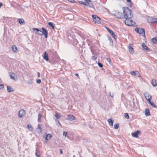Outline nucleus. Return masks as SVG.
<instances>
[{
  "label": "nucleus",
  "mask_w": 157,
  "mask_h": 157,
  "mask_svg": "<svg viewBox=\"0 0 157 157\" xmlns=\"http://www.w3.org/2000/svg\"><path fill=\"white\" fill-rule=\"evenodd\" d=\"M32 29L34 31H36V32H35V34L40 36H41L43 35H44L45 36V38H46L48 37V31L44 27H42L41 28L42 31H41L38 29L36 28H33Z\"/></svg>",
  "instance_id": "obj_1"
},
{
  "label": "nucleus",
  "mask_w": 157,
  "mask_h": 157,
  "mask_svg": "<svg viewBox=\"0 0 157 157\" xmlns=\"http://www.w3.org/2000/svg\"><path fill=\"white\" fill-rule=\"evenodd\" d=\"M123 10L124 14V18L127 19V18H132L133 17V15L132 13V10L127 7H123Z\"/></svg>",
  "instance_id": "obj_2"
},
{
  "label": "nucleus",
  "mask_w": 157,
  "mask_h": 157,
  "mask_svg": "<svg viewBox=\"0 0 157 157\" xmlns=\"http://www.w3.org/2000/svg\"><path fill=\"white\" fill-rule=\"evenodd\" d=\"M126 20L124 21V23L128 26H133L136 24L135 22L133 21L132 18H127L125 19Z\"/></svg>",
  "instance_id": "obj_3"
},
{
  "label": "nucleus",
  "mask_w": 157,
  "mask_h": 157,
  "mask_svg": "<svg viewBox=\"0 0 157 157\" xmlns=\"http://www.w3.org/2000/svg\"><path fill=\"white\" fill-rule=\"evenodd\" d=\"M134 30L139 34H142L143 36H145V30L144 29L136 27L135 28Z\"/></svg>",
  "instance_id": "obj_4"
},
{
  "label": "nucleus",
  "mask_w": 157,
  "mask_h": 157,
  "mask_svg": "<svg viewBox=\"0 0 157 157\" xmlns=\"http://www.w3.org/2000/svg\"><path fill=\"white\" fill-rule=\"evenodd\" d=\"M92 18L93 21L95 22L96 23H101V20L99 17L96 15H93Z\"/></svg>",
  "instance_id": "obj_5"
},
{
  "label": "nucleus",
  "mask_w": 157,
  "mask_h": 157,
  "mask_svg": "<svg viewBox=\"0 0 157 157\" xmlns=\"http://www.w3.org/2000/svg\"><path fill=\"white\" fill-rule=\"evenodd\" d=\"M114 15L118 18L121 19L123 17L122 13L119 11H116Z\"/></svg>",
  "instance_id": "obj_6"
},
{
  "label": "nucleus",
  "mask_w": 157,
  "mask_h": 157,
  "mask_svg": "<svg viewBox=\"0 0 157 157\" xmlns=\"http://www.w3.org/2000/svg\"><path fill=\"white\" fill-rule=\"evenodd\" d=\"M10 78L14 80L17 79V76L13 73H10Z\"/></svg>",
  "instance_id": "obj_7"
},
{
  "label": "nucleus",
  "mask_w": 157,
  "mask_h": 157,
  "mask_svg": "<svg viewBox=\"0 0 157 157\" xmlns=\"http://www.w3.org/2000/svg\"><path fill=\"white\" fill-rule=\"evenodd\" d=\"M25 113V111L23 109H21L19 111L18 114V116L20 118L22 117L24 115Z\"/></svg>",
  "instance_id": "obj_8"
},
{
  "label": "nucleus",
  "mask_w": 157,
  "mask_h": 157,
  "mask_svg": "<svg viewBox=\"0 0 157 157\" xmlns=\"http://www.w3.org/2000/svg\"><path fill=\"white\" fill-rule=\"evenodd\" d=\"M140 133V131L139 130H137L136 132L132 133V136L134 137H137L139 133Z\"/></svg>",
  "instance_id": "obj_9"
},
{
  "label": "nucleus",
  "mask_w": 157,
  "mask_h": 157,
  "mask_svg": "<svg viewBox=\"0 0 157 157\" xmlns=\"http://www.w3.org/2000/svg\"><path fill=\"white\" fill-rule=\"evenodd\" d=\"M43 59L47 61L49 60V57L48 54L46 52H44L43 56Z\"/></svg>",
  "instance_id": "obj_10"
},
{
  "label": "nucleus",
  "mask_w": 157,
  "mask_h": 157,
  "mask_svg": "<svg viewBox=\"0 0 157 157\" xmlns=\"http://www.w3.org/2000/svg\"><path fill=\"white\" fill-rule=\"evenodd\" d=\"M128 48L129 52L131 54H133L134 52L133 48L132 46V45L131 44H129L128 45Z\"/></svg>",
  "instance_id": "obj_11"
},
{
  "label": "nucleus",
  "mask_w": 157,
  "mask_h": 157,
  "mask_svg": "<svg viewBox=\"0 0 157 157\" xmlns=\"http://www.w3.org/2000/svg\"><path fill=\"white\" fill-rule=\"evenodd\" d=\"M151 83L153 86L155 87L157 86V81L155 79H152Z\"/></svg>",
  "instance_id": "obj_12"
},
{
  "label": "nucleus",
  "mask_w": 157,
  "mask_h": 157,
  "mask_svg": "<svg viewBox=\"0 0 157 157\" xmlns=\"http://www.w3.org/2000/svg\"><path fill=\"white\" fill-rule=\"evenodd\" d=\"M145 97L146 99L148 101L151 100L152 97L151 95H149L148 94L145 95Z\"/></svg>",
  "instance_id": "obj_13"
},
{
  "label": "nucleus",
  "mask_w": 157,
  "mask_h": 157,
  "mask_svg": "<svg viewBox=\"0 0 157 157\" xmlns=\"http://www.w3.org/2000/svg\"><path fill=\"white\" fill-rule=\"evenodd\" d=\"M67 118L69 121H73L75 119V117L72 115H68Z\"/></svg>",
  "instance_id": "obj_14"
},
{
  "label": "nucleus",
  "mask_w": 157,
  "mask_h": 157,
  "mask_svg": "<svg viewBox=\"0 0 157 157\" xmlns=\"http://www.w3.org/2000/svg\"><path fill=\"white\" fill-rule=\"evenodd\" d=\"M52 135H51V134H47L45 136V139L47 141H48L49 139H50L52 137Z\"/></svg>",
  "instance_id": "obj_15"
},
{
  "label": "nucleus",
  "mask_w": 157,
  "mask_h": 157,
  "mask_svg": "<svg viewBox=\"0 0 157 157\" xmlns=\"http://www.w3.org/2000/svg\"><path fill=\"white\" fill-rule=\"evenodd\" d=\"M12 50L15 53H17V51H18V50L17 49V47L15 45H13L12 46Z\"/></svg>",
  "instance_id": "obj_16"
},
{
  "label": "nucleus",
  "mask_w": 157,
  "mask_h": 157,
  "mask_svg": "<svg viewBox=\"0 0 157 157\" xmlns=\"http://www.w3.org/2000/svg\"><path fill=\"white\" fill-rule=\"evenodd\" d=\"M19 23L21 25L25 24V21L23 19L20 18L18 19Z\"/></svg>",
  "instance_id": "obj_17"
},
{
  "label": "nucleus",
  "mask_w": 157,
  "mask_h": 157,
  "mask_svg": "<svg viewBox=\"0 0 157 157\" xmlns=\"http://www.w3.org/2000/svg\"><path fill=\"white\" fill-rule=\"evenodd\" d=\"M108 122L109 123V124L111 126H113V121L112 120V119L111 118H110L109 119H108Z\"/></svg>",
  "instance_id": "obj_18"
},
{
  "label": "nucleus",
  "mask_w": 157,
  "mask_h": 157,
  "mask_svg": "<svg viewBox=\"0 0 157 157\" xmlns=\"http://www.w3.org/2000/svg\"><path fill=\"white\" fill-rule=\"evenodd\" d=\"M142 47L143 48H144V49L148 51H150V49L149 48H148L147 47L146 45L145 44L143 43L142 44Z\"/></svg>",
  "instance_id": "obj_19"
},
{
  "label": "nucleus",
  "mask_w": 157,
  "mask_h": 157,
  "mask_svg": "<svg viewBox=\"0 0 157 157\" xmlns=\"http://www.w3.org/2000/svg\"><path fill=\"white\" fill-rule=\"evenodd\" d=\"M7 90L8 92H10L14 91L13 89L11 87L8 86H7Z\"/></svg>",
  "instance_id": "obj_20"
},
{
  "label": "nucleus",
  "mask_w": 157,
  "mask_h": 157,
  "mask_svg": "<svg viewBox=\"0 0 157 157\" xmlns=\"http://www.w3.org/2000/svg\"><path fill=\"white\" fill-rule=\"evenodd\" d=\"M145 114L146 116H147L150 115L149 110L148 109H146L145 110Z\"/></svg>",
  "instance_id": "obj_21"
},
{
  "label": "nucleus",
  "mask_w": 157,
  "mask_h": 157,
  "mask_svg": "<svg viewBox=\"0 0 157 157\" xmlns=\"http://www.w3.org/2000/svg\"><path fill=\"white\" fill-rule=\"evenodd\" d=\"M48 26L49 27H52V29H54L55 28V27L53 25V24L52 22H48Z\"/></svg>",
  "instance_id": "obj_22"
},
{
  "label": "nucleus",
  "mask_w": 157,
  "mask_h": 157,
  "mask_svg": "<svg viewBox=\"0 0 157 157\" xmlns=\"http://www.w3.org/2000/svg\"><path fill=\"white\" fill-rule=\"evenodd\" d=\"M37 132L39 133H40L42 131L41 128L39 124L38 125V127L37 128Z\"/></svg>",
  "instance_id": "obj_23"
},
{
  "label": "nucleus",
  "mask_w": 157,
  "mask_h": 157,
  "mask_svg": "<svg viewBox=\"0 0 157 157\" xmlns=\"http://www.w3.org/2000/svg\"><path fill=\"white\" fill-rule=\"evenodd\" d=\"M106 28L108 31L110 33L111 35H112L113 34L114 32L113 31L110 30L109 28H108L107 27H106Z\"/></svg>",
  "instance_id": "obj_24"
},
{
  "label": "nucleus",
  "mask_w": 157,
  "mask_h": 157,
  "mask_svg": "<svg viewBox=\"0 0 157 157\" xmlns=\"http://www.w3.org/2000/svg\"><path fill=\"white\" fill-rule=\"evenodd\" d=\"M35 155L37 157H40V152L37 149L36 150Z\"/></svg>",
  "instance_id": "obj_25"
},
{
  "label": "nucleus",
  "mask_w": 157,
  "mask_h": 157,
  "mask_svg": "<svg viewBox=\"0 0 157 157\" xmlns=\"http://www.w3.org/2000/svg\"><path fill=\"white\" fill-rule=\"evenodd\" d=\"M148 103L149 104L151 105L153 107L155 108H157V107L155 105L153 102H152L151 101V100L148 101Z\"/></svg>",
  "instance_id": "obj_26"
},
{
  "label": "nucleus",
  "mask_w": 157,
  "mask_h": 157,
  "mask_svg": "<svg viewBox=\"0 0 157 157\" xmlns=\"http://www.w3.org/2000/svg\"><path fill=\"white\" fill-rule=\"evenodd\" d=\"M152 40L153 43L157 44V36L156 37L152 38Z\"/></svg>",
  "instance_id": "obj_27"
},
{
  "label": "nucleus",
  "mask_w": 157,
  "mask_h": 157,
  "mask_svg": "<svg viewBox=\"0 0 157 157\" xmlns=\"http://www.w3.org/2000/svg\"><path fill=\"white\" fill-rule=\"evenodd\" d=\"M151 23H157V18H152L151 19Z\"/></svg>",
  "instance_id": "obj_28"
},
{
  "label": "nucleus",
  "mask_w": 157,
  "mask_h": 157,
  "mask_svg": "<svg viewBox=\"0 0 157 157\" xmlns=\"http://www.w3.org/2000/svg\"><path fill=\"white\" fill-rule=\"evenodd\" d=\"M55 116L57 119H59L61 117L60 114L59 113H56Z\"/></svg>",
  "instance_id": "obj_29"
},
{
  "label": "nucleus",
  "mask_w": 157,
  "mask_h": 157,
  "mask_svg": "<svg viewBox=\"0 0 157 157\" xmlns=\"http://www.w3.org/2000/svg\"><path fill=\"white\" fill-rule=\"evenodd\" d=\"M108 40L109 41L110 45H113V41L112 38L110 36H108Z\"/></svg>",
  "instance_id": "obj_30"
},
{
  "label": "nucleus",
  "mask_w": 157,
  "mask_h": 157,
  "mask_svg": "<svg viewBox=\"0 0 157 157\" xmlns=\"http://www.w3.org/2000/svg\"><path fill=\"white\" fill-rule=\"evenodd\" d=\"M78 2L80 4H83L85 6H87L88 5V4H86V3L83 2H82V1H79Z\"/></svg>",
  "instance_id": "obj_31"
},
{
  "label": "nucleus",
  "mask_w": 157,
  "mask_h": 157,
  "mask_svg": "<svg viewBox=\"0 0 157 157\" xmlns=\"http://www.w3.org/2000/svg\"><path fill=\"white\" fill-rule=\"evenodd\" d=\"M119 127L118 123L114 125V128L115 129H117Z\"/></svg>",
  "instance_id": "obj_32"
},
{
  "label": "nucleus",
  "mask_w": 157,
  "mask_h": 157,
  "mask_svg": "<svg viewBox=\"0 0 157 157\" xmlns=\"http://www.w3.org/2000/svg\"><path fill=\"white\" fill-rule=\"evenodd\" d=\"M124 117L127 119H128L129 118V115L128 113H127L124 114Z\"/></svg>",
  "instance_id": "obj_33"
},
{
  "label": "nucleus",
  "mask_w": 157,
  "mask_h": 157,
  "mask_svg": "<svg viewBox=\"0 0 157 157\" xmlns=\"http://www.w3.org/2000/svg\"><path fill=\"white\" fill-rule=\"evenodd\" d=\"M27 127L28 128L30 129V130H33V128L32 127V126L30 125V124H28L27 126Z\"/></svg>",
  "instance_id": "obj_34"
},
{
  "label": "nucleus",
  "mask_w": 157,
  "mask_h": 157,
  "mask_svg": "<svg viewBox=\"0 0 157 157\" xmlns=\"http://www.w3.org/2000/svg\"><path fill=\"white\" fill-rule=\"evenodd\" d=\"M97 56L96 55L92 56V59L94 60H95L97 59Z\"/></svg>",
  "instance_id": "obj_35"
},
{
  "label": "nucleus",
  "mask_w": 157,
  "mask_h": 157,
  "mask_svg": "<svg viewBox=\"0 0 157 157\" xmlns=\"http://www.w3.org/2000/svg\"><path fill=\"white\" fill-rule=\"evenodd\" d=\"M98 65L100 67H103V65L100 62H98Z\"/></svg>",
  "instance_id": "obj_36"
},
{
  "label": "nucleus",
  "mask_w": 157,
  "mask_h": 157,
  "mask_svg": "<svg viewBox=\"0 0 157 157\" xmlns=\"http://www.w3.org/2000/svg\"><path fill=\"white\" fill-rule=\"evenodd\" d=\"M136 71L135 72L134 71H132L131 72V74L132 75H136Z\"/></svg>",
  "instance_id": "obj_37"
},
{
  "label": "nucleus",
  "mask_w": 157,
  "mask_h": 157,
  "mask_svg": "<svg viewBox=\"0 0 157 157\" xmlns=\"http://www.w3.org/2000/svg\"><path fill=\"white\" fill-rule=\"evenodd\" d=\"M29 85L32 84L33 82L31 80H29L27 81Z\"/></svg>",
  "instance_id": "obj_38"
},
{
  "label": "nucleus",
  "mask_w": 157,
  "mask_h": 157,
  "mask_svg": "<svg viewBox=\"0 0 157 157\" xmlns=\"http://www.w3.org/2000/svg\"><path fill=\"white\" fill-rule=\"evenodd\" d=\"M87 6H88L89 7L93 8L94 9V6L92 3H91L90 5H88Z\"/></svg>",
  "instance_id": "obj_39"
},
{
  "label": "nucleus",
  "mask_w": 157,
  "mask_h": 157,
  "mask_svg": "<svg viewBox=\"0 0 157 157\" xmlns=\"http://www.w3.org/2000/svg\"><path fill=\"white\" fill-rule=\"evenodd\" d=\"M67 133L66 131H64L63 133V135L66 137L67 136Z\"/></svg>",
  "instance_id": "obj_40"
},
{
  "label": "nucleus",
  "mask_w": 157,
  "mask_h": 157,
  "mask_svg": "<svg viewBox=\"0 0 157 157\" xmlns=\"http://www.w3.org/2000/svg\"><path fill=\"white\" fill-rule=\"evenodd\" d=\"M41 82V80L40 79H37L36 80V83L38 84H40Z\"/></svg>",
  "instance_id": "obj_41"
},
{
  "label": "nucleus",
  "mask_w": 157,
  "mask_h": 157,
  "mask_svg": "<svg viewBox=\"0 0 157 157\" xmlns=\"http://www.w3.org/2000/svg\"><path fill=\"white\" fill-rule=\"evenodd\" d=\"M41 118V115L40 113H39L38 114V120L39 121V120Z\"/></svg>",
  "instance_id": "obj_42"
},
{
  "label": "nucleus",
  "mask_w": 157,
  "mask_h": 157,
  "mask_svg": "<svg viewBox=\"0 0 157 157\" xmlns=\"http://www.w3.org/2000/svg\"><path fill=\"white\" fill-rule=\"evenodd\" d=\"M112 36L116 40L117 39V36L114 33H113V34L112 35Z\"/></svg>",
  "instance_id": "obj_43"
},
{
  "label": "nucleus",
  "mask_w": 157,
  "mask_h": 157,
  "mask_svg": "<svg viewBox=\"0 0 157 157\" xmlns=\"http://www.w3.org/2000/svg\"><path fill=\"white\" fill-rule=\"evenodd\" d=\"M136 76H137L138 77H139L140 76V74L139 73L138 71H136Z\"/></svg>",
  "instance_id": "obj_44"
},
{
  "label": "nucleus",
  "mask_w": 157,
  "mask_h": 157,
  "mask_svg": "<svg viewBox=\"0 0 157 157\" xmlns=\"http://www.w3.org/2000/svg\"><path fill=\"white\" fill-rule=\"evenodd\" d=\"M4 88V85L3 84L0 85V89L2 90Z\"/></svg>",
  "instance_id": "obj_45"
},
{
  "label": "nucleus",
  "mask_w": 157,
  "mask_h": 157,
  "mask_svg": "<svg viewBox=\"0 0 157 157\" xmlns=\"http://www.w3.org/2000/svg\"><path fill=\"white\" fill-rule=\"evenodd\" d=\"M86 122H84L82 124V126L83 127H84L86 126Z\"/></svg>",
  "instance_id": "obj_46"
},
{
  "label": "nucleus",
  "mask_w": 157,
  "mask_h": 157,
  "mask_svg": "<svg viewBox=\"0 0 157 157\" xmlns=\"http://www.w3.org/2000/svg\"><path fill=\"white\" fill-rule=\"evenodd\" d=\"M107 61L110 64V62H111V59L109 58H107Z\"/></svg>",
  "instance_id": "obj_47"
},
{
  "label": "nucleus",
  "mask_w": 157,
  "mask_h": 157,
  "mask_svg": "<svg viewBox=\"0 0 157 157\" xmlns=\"http://www.w3.org/2000/svg\"><path fill=\"white\" fill-rule=\"evenodd\" d=\"M86 3H88V4H89V2H91V0H85Z\"/></svg>",
  "instance_id": "obj_48"
},
{
  "label": "nucleus",
  "mask_w": 157,
  "mask_h": 157,
  "mask_svg": "<svg viewBox=\"0 0 157 157\" xmlns=\"http://www.w3.org/2000/svg\"><path fill=\"white\" fill-rule=\"evenodd\" d=\"M109 94L110 96L112 97V98H113L114 97V95L113 93H112V94H111L110 92L109 93Z\"/></svg>",
  "instance_id": "obj_49"
},
{
  "label": "nucleus",
  "mask_w": 157,
  "mask_h": 157,
  "mask_svg": "<svg viewBox=\"0 0 157 157\" xmlns=\"http://www.w3.org/2000/svg\"><path fill=\"white\" fill-rule=\"evenodd\" d=\"M68 1L71 2H75L74 0H68Z\"/></svg>",
  "instance_id": "obj_50"
},
{
  "label": "nucleus",
  "mask_w": 157,
  "mask_h": 157,
  "mask_svg": "<svg viewBox=\"0 0 157 157\" xmlns=\"http://www.w3.org/2000/svg\"><path fill=\"white\" fill-rule=\"evenodd\" d=\"M126 1L128 3H130L131 4H132L131 0H126Z\"/></svg>",
  "instance_id": "obj_51"
},
{
  "label": "nucleus",
  "mask_w": 157,
  "mask_h": 157,
  "mask_svg": "<svg viewBox=\"0 0 157 157\" xmlns=\"http://www.w3.org/2000/svg\"><path fill=\"white\" fill-rule=\"evenodd\" d=\"M60 154H62L63 153V152L61 149H60Z\"/></svg>",
  "instance_id": "obj_52"
},
{
  "label": "nucleus",
  "mask_w": 157,
  "mask_h": 157,
  "mask_svg": "<svg viewBox=\"0 0 157 157\" xmlns=\"http://www.w3.org/2000/svg\"><path fill=\"white\" fill-rule=\"evenodd\" d=\"M37 75H38V77H40V73L39 72H38L37 73Z\"/></svg>",
  "instance_id": "obj_53"
},
{
  "label": "nucleus",
  "mask_w": 157,
  "mask_h": 157,
  "mask_svg": "<svg viewBox=\"0 0 157 157\" xmlns=\"http://www.w3.org/2000/svg\"><path fill=\"white\" fill-rule=\"evenodd\" d=\"M57 122H58V124H59V126H61V124L59 122V121H57Z\"/></svg>",
  "instance_id": "obj_54"
},
{
  "label": "nucleus",
  "mask_w": 157,
  "mask_h": 157,
  "mask_svg": "<svg viewBox=\"0 0 157 157\" xmlns=\"http://www.w3.org/2000/svg\"><path fill=\"white\" fill-rule=\"evenodd\" d=\"M75 75L76 76H77L78 78H79V76H78V74L77 73H76L75 74Z\"/></svg>",
  "instance_id": "obj_55"
},
{
  "label": "nucleus",
  "mask_w": 157,
  "mask_h": 157,
  "mask_svg": "<svg viewBox=\"0 0 157 157\" xmlns=\"http://www.w3.org/2000/svg\"><path fill=\"white\" fill-rule=\"evenodd\" d=\"M2 2H0V8H1V6H2Z\"/></svg>",
  "instance_id": "obj_56"
},
{
  "label": "nucleus",
  "mask_w": 157,
  "mask_h": 157,
  "mask_svg": "<svg viewBox=\"0 0 157 157\" xmlns=\"http://www.w3.org/2000/svg\"><path fill=\"white\" fill-rule=\"evenodd\" d=\"M88 45H90V43H88Z\"/></svg>",
  "instance_id": "obj_57"
},
{
  "label": "nucleus",
  "mask_w": 157,
  "mask_h": 157,
  "mask_svg": "<svg viewBox=\"0 0 157 157\" xmlns=\"http://www.w3.org/2000/svg\"><path fill=\"white\" fill-rule=\"evenodd\" d=\"M86 4H88V3H86ZM88 5H89V4H88Z\"/></svg>",
  "instance_id": "obj_58"
},
{
  "label": "nucleus",
  "mask_w": 157,
  "mask_h": 157,
  "mask_svg": "<svg viewBox=\"0 0 157 157\" xmlns=\"http://www.w3.org/2000/svg\"><path fill=\"white\" fill-rule=\"evenodd\" d=\"M76 41H77V40H75Z\"/></svg>",
  "instance_id": "obj_59"
}]
</instances>
